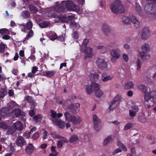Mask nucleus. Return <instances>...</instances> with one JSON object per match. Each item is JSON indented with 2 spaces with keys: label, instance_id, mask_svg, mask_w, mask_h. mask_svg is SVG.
<instances>
[{
  "label": "nucleus",
  "instance_id": "nucleus-1",
  "mask_svg": "<svg viewBox=\"0 0 156 156\" xmlns=\"http://www.w3.org/2000/svg\"><path fill=\"white\" fill-rule=\"evenodd\" d=\"M74 11L76 12L80 10V7L75 5L72 1H63L60 5H57L55 7V10L58 12H63L66 10Z\"/></svg>",
  "mask_w": 156,
  "mask_h": 156
},
{
  "label": "nucleus",
  "instance_id": "nucleus-33",
  "mask_svg": "<svg viewBox=\"0 0 156 156\" xmlns=\"http://www.w3.org/2000/svg\"><path fill=\"white\" fill-rule=\"evenodd\" d=\"M70 27L73 30H76L80 27V26L78 23L73 22L70 23Z\"/></svg>",
  "mask_w": 156,
  "mask_h": 156
},
{
  "label": "nucleus",
  "instance_id": "nucleus-6",
  "mask_svg": "<svg viewBox=\"0 0 156 156\" xmlns=\"http://www.w3.org/2000/svg\"><path fill=\"white\" fill-rule=\"evenodd\" d=\"M147 94H145L144 96L145 101L148 102L150 100L153 103L156 104V91H152Z\"/></svg>",
  "mask_w": 156,
  "mask_h": 156
},
{
  "label": "nucleus",
  "instance_id": "nucleus-53",
  "mask_svg": "<svg viewBox=\"0 0 156 156\" xmlns=\"http://www.w3.org/2000/svg\"><path fill=\"white\" fill-rule=\"evenodd\" d=\"M0 127L4 129H6L8 128V126L5 122H0Z\"/></svg>",
  "mask_w": 156,
  "mask_h": 156
},
{
  "label": "nucleus",
  "instance_id": "nucleus-12",
  "mask_svg": "<svg viewBox=\"0 0 156 156\" xmlns=\"http://www.w3.org/2000/svg\"><path fill=\"white\" fill-rule=\"evenodd\" d=\"M90 80L92 82L97 81L99 78V76L98 73L92 71L89 75Z\"/></svg>",
  "mask_w": 156,
  "mask_h": 156
},
{
  "label": "nucleus",
  "instance_id": "nucleus-15",
  "mask_svg": "<svg viewBox=\"0 0 156 156\" xmlns=\"http://www.w3.org/2000/svg\"><path fill=\"white\" fill-rule=\"evenodd\" d=\"M121 53V51L119 49H113L111 51V54L112 57L117 59L120 57Z\"/></svg>",
  "mask_w": 156,
  "mask_h": 156
},
{
  "label": "nucleus",
  "instance_id": "nucleus-8",
  "mask_svg": "<svg viewBox=\"0 0 156 156\" xmlns=\"http://www.w3.org/2000/svg\"><path fill=\"white\" fill-rule=\"evenodd\" d=\"M96 63L98 67L101 69H106L108 66L107 63L102 58H98L96 61Z\"/></svg>",
  "mask_w": 156,
  "mask_h": 156
},
{
  "label": "nucleus",
  "instance_id": "nucleus-56",
  "mask_svg": "<svg viewBox=\"0 0 156 156\" xmlns=\"http://www.w3.org/2000/svg\"><path fill=\"white\" fill-rule=\"evenodd\" d=\"M39 137V133L38 132H36L32 136V138L34 140L37 139Z\"/></svg>",
  "mask_w": 156,
  "mask_h": 156
},
{
  "label": "nucleus",
  "instance_id": "nucleus-22",
  "mask_svg": "<svg viewBox=\"0 0 156 156\" xmlns=\"http://www.w3.org/2000/svg\"><path fill=\"white\" fill-rule=\"evenodd\" d=\"M96 48L97 49L100 50L101 53H105L107 52V50L109 49V47L108 45H100L98 46Z\"/></svg>",
  "mask_w": 156,
  "mask_h": 156
},
{
  "label": "nucleus",
  "instance_id": "nucleus-18",
  "mask_svg": "<svg viewBox=\"0 0 156 156\" xmlns=\"http://www.w3.org/2000/svg\"><path fill=\"white\" fill-rule=\"evenodd\" d=\"M26 143L24 138L21 136H20L17 137L16 141V144L20 147H22Z\"/></svg>",
  "mask_w": 156,
  "mask_h": 156
},
{
  "label": "nucleus",
  "instance_id": "nucleus-14",
  "mask_svg": "<svg viewBox=\"0 0 156 156\" xmlns=\"http://www.w3.org/2000/svg\"><path fill=\"white\" fill-rule=\"evenodd\" d=\"M52 122L53 123L57 125L60 129H63L65 126V122L62 120L58 119H52Z\"/></svg>",
  "mask_w": 156,
  "mask_h": 156
},
{
  "label": "nucleus",
  "instance_id": "nucleus-60",
  "mask_svg": "<svg viewBox=\"0 0 156 156\" xmlns=\"http://www.w3.org/2000/svg\"><path fill=\"white\" fill-rule=\"evenodd\" d=\"M57 35L56 33L52 34L50 37V40L52 41H54L57 39Z\"/></svg>",
  "mask_w": 156,
  "mask_h": 156
},
{
  "label": "nucleus",
  "instance_id": "nucleus-51",
  "mask_svg": "<svg viewBox=\"0 0 156 156\" xmlns=\"http://www.w3.org/2000/svg\"><path fill=\"white\" fill-rule=\"evenodd\" d=\"M29 8L30 11L33 12L35 13L38 11L37 8L33 5H30Z\"/></svg>",
  "mask_w": 156,
  "mask_h": 156
},
{
  "label": "nucleus",
  "instance_id": "nucleus-50",
  "mask_svg": "<svg viewBox=\"0 0 156 156\" xmlns=\"http://www.w3.org/2000/svg\"><path fill=\"white\" fill-rule=\"evenodd\" d=\"M49 24L48 22H45L39 23L40 26L41 28H45L47 27Z\"/></svg>",
  "mask_w": 156,
  "mask_h": 156
},
{
  "label": "nucleus",
  "instance_id": "nucleus-9",
  "mask_svg": "<svg viewBox=\"0 0 156 156\" xmlns=\"http://www.w3.org/2000/svg\"><path fill=\"white\" fill-rule=\"evenodd\" d=\"M150 35V31L147 27L144 28L142 31L141 34L142 39L146 40L149 38Z\"/></svg>",
  "mask_w": 156,
  "mask_h": 156
},
{
  "label": "nucleus",
  "instance_id": "nucleus-29",
  "mask_svg": "<svg viewBox=\"0 0 156 156\" xmlns=\"http://www.w3.org/2000/svg\"><path fill=\"white\" fill-rule=\"evenodd\" d=\"M139 56L141 59L144 60H147L151 58L150 55L143 52H139Z\"/></svg>",
  "mask_w": 156,
  "mask_h": 156
},
{
  "label": "nucleus",
  "instance_id": "nucleus-62",
  "mask_svg": "<svg viewBox=\"0 0 156 156\" xmlns=\"http://www.w3.org/2000/svg\"><path fill=\"white\" fill-rule=\"evenodd\" d=\"M5 45L2 43L0 44V52H2L5 48Z\"/></svg>",
  "mask_w": 156,
  "mask_h": 156
},
{
  "label": "nucleus",
  "instance_id": "nucleus-26",
  "mask_svg": "<svg viewBox=\"0 0 156 156\" xmlns=\"http://www.w3.org/2000/svg\"><path fill=\"white\" fill-rule=\"evenodd\" d=\"M25 99L31 104L32 108H34L37 105V104L31 96H26L25 97Z\"/></svg>",
  "mask_w": 156,
  "mask_h": 156
},
{
  "label": "nucleus",
  "instance_id": "nucleus-46",
  "mask_svg": "<svg viewBox=\"0 0 156 156\" xmlns=\"http://www.w3.org/2000/svg\"><path fill=\"white\" fill-rule=\"evenodd\" d=\"M6 94V90L5 89L2 88L0 90V97L3 98Z\"/></svg>",
  "mask_w": 156,
  "mask_h": 156
},
{
  "label": "nucleus",
  "instance_id": "nucleus-30",
  "mask_svg": "<svg viewBox=\"0 0 156 156\" xmlns=\"http://www.w3.org/2000/svg\"><path fill=\"white\" fill-rule=\"evenodd\" d=\"M79 140V138L76 134H73L72 135L69 139V141L71 143L75 144L78 142Z\"/></svg>",
  "mask_w": 156,
  "mask_h": 156
},
{
  "label": "nucleus",
  "instance_id": "nucleus-64",
  "mask_svg": "<svg viewBox=\"0 0 156 156\" xmlns=\"http://www.w3.org/2000/svg\"><path fill=\"white\" fill-rule=\"evenodd\" d=\"M144 81L148 82L149 83L152 84L153 83L151 79L148 77H145Z\"/></svg>",
  "mask_w": 156,
  "mask_h": 156
},
{
  "label": "nucleus",
  "instance_id": "nucleus-7",
  "mask_svg": "<svg viewBox=\"0 0 156 156\" xmlns=\"http://www.w3.org/2000/svg\"><path fill=\"white\" fill-rule=\"evenodd\" d=\"M10 115L13 117H19L20 119H23L26 115V113L21 111L20 109H15L10 113Z\"/></svg>",
  "mask_w": 156,
  "mask_h": 156
},
{
  "label": "nucleus",
  "instance_id": "nucleus-19",
  "mask_svg": "<svg viewBox=\"0 0 156 156\" xmlns=\"http://www.w3.org/2000/svg\"><path fill=\"white\" fill-rule=\"evenodd\" d=\"M51 116L52 119H57L56 118H59L62 117L63 115L62 113H59L58 114L54 110H52L51 111Z\"/></svg>",
  "mask_w": 156,
  "mask_h": 156
},
{
  "label": "nucleus",
  "instance_id": "nucleus-61",
  "mask_svg": "<svg viewBox=\"0 0 156 156\" xmlns=\"http://www.w3.org/2000/svg\"><path fill=\"white\" fill-rule=\"evenodd\" d=\"M65 36L64 34L61 35L58 37H57V39L61 41H65Z\"/></svg>",
  "mask_w": 156,
  "mask_h": 156
},
{
  "label": "nucleus",
  "instance_id": "nucleus-32",
  "mask_svg": "<svg viewBox=\"0 0 156 156\" xmlns=\"http://www.w3.org/2000/svg\"><path fill=\"white\" fill-rule=\"evenodd\" d=\"M117 73L119 75L122 77H123L126 74L125 70L122 67L118 68L117 69Z\"/></svg>",
  "mask_w": 156,
  "mask_h": 156
},
{
  "label": "nucleus",
  "instance_id": "nucleus-42",
  "mask_svg": "<svg viewBox=\"0 0 156 156\" xmlns=\"http://www.w3.org/2000/svg\"><path fill=\"white\" fill-rule=\"evenodd\" d=\"M122 21L125 24H128L130 23V18L127 16H123L122 19Z\"/></svg>",
  "mask_w": 156,
  "mask_h": 156
},
{
  "label": "nucleus",
  "instance_id": "nucleus-55",
  "mask_svg": "<svg viewBox=\"0 0 156 156\" xmlns=\"http://www.w3.org/2000/svg\"><path fill=\"white\" fill-rule=\"evenodd\" d=\"M50 134L51 136L53 138H58L60 137V135L56 133V132H51L50 133Z\"/></svg>",
  "mask_w": 156,
  "mask_h": 156
},
{
  "label": "nucleus",
  "instance_id": "nucleus-31",
  "mask_svg": "<svg viewBox=\"0 0 156 156\" xmlns=\"http://www.w3.org/2000/svg\"><path fill=\"white\" fill-rule=\"evenodd\" d=\"M26 150L27 153L28 154H31L34 150V147L32 144H30L27 146L26 147Z\"/></svg>",
  "mask_w": 156,
  "mask_h": 156
},
{
  "label": "nucleus",
  "instance_id": "nucleus-39",
  "mask_svg": "<svg viewBox=\"0 0 156 156\" xmlns=\"http://www.w3.org/2000/svg\"><path fill=\"white\" fill-rule=\"evenodd\" d=\"M138 119L140 122L142 123H145L147 121L146 119L144 113H141L140 114Z\"/></svg>",
  "mask_w": 156,
  "mask_h": 156
},
{
  "label": "nucleus",
  "instance_id": "nucleus-41",
  "mask_svg": "<svg viewBox=\"0 0 156 156\" xmlns=\"http://www.w3.org/2000/svg\"><path fill=\"white\" fill-rule=\"evenodd\" d=\"M93 124L101 122V119L95 114L93 115Z\"/></svg>",
  "mask_w": 156,
  "mask_h": 156
},
{
  "label": "nucleus",
  "instance_id": "nucleus-3",
  "mask_svg": "<svg viewBox=\"0 0 156 156\" xmlns=\"http://www.w3.org/2000/svg\"><path fill=\"white\" fill-rule=\"evenodd\" d=\"M100 88L99 85L94 82H92L90 85H86V89L87 93L91 94L93 92H95Z\"/></svg>",
  "mask_w": 156,
  "mask_h": 156
},
{
  "label": "nucleus",
  "instance_id": "nucleus-48",
  "mask_svg": "<svg viewBox=\"0 0 156 156\" xmlns=\"http://www.w3.org/2000/svg\"><path fill=\"white\" fill-rule=\"evenodd\" d=\"M16 131V130L13 127H12V126L10 128L8 129L7 133L8 134H12L14 133Z\"/></svg>",
  "mask_w": 156,
  "mask_h": 156
},
{
  "label": "nucleus",
  "instance_id": "nucleus-34",
  "mask_svg": "<svg viewBox=\"0 0 156 156\" xmlns=\"http://www.w3.org/2000/svg\"><path fill=\"white\" fill-rule=\"evenodd\" d=\"M142 52H143L146 53L150 50V47L149 45L147 44H144L141 47Z\"/></svg>",
  "mask_w": 156,
  "mask_h": 156
},
{
  "label": "nucleus",
  "instance_id": "nucleus-59",
  "mask_svg": "<svg viewBox=\"0 0 156 156\" xmlns=\"http://www.w3.org/2000/svg\"><path fill=\"white\" fill-rule=\"evenodd\" d=\"M118 144L119 146L121 147V148L123 149V150L125 151H127V148L123 144L121 143L120 142H118Z\"/></svg>",
  "mask_w": 156,
  "mask_h": 156
},
{
  "label": "nucleus",
  "instance_id": "nucleus-57",
  "mask_svg": "<svg viewBox=\"0 0 156 156\" xmlns=\"http://www.w3.org/2000/svg\"><path fill=\"white\" fill-rule=\"evenodd\" d=\"M129 116L131 117H133L136 115L137 112H135L133 110H129Z\"/></svg>",
  "mask_w": 156,
  "mask_h": 156
},
{
  "label": "nucleus",
  "instance_id": "nucleus-58",
  "mask_svg": "<svg viewBox=\"0 0 156 156\" xmlns=\"http://www.w3.org/2000/svg\"><path fill=\"white\" fill-rule=\"evenodd\" d=\"M72 37L75 39H77L79 38V35L76 31L74 32L72 34Z\"/></svg>",
  "mask_w": 156,
  "mask_h": 156
},
{
  "label": "nucleus",
  "instance_id": "nucleus-49",
  "mask_svg": "<svg viewBox=\"0 0 156 156\" xmlns=\"http://www.w3.org/2000/svg\"><path fill=\"white\" fill-rule=\"evenodd\" d=\"M0 33L2 35L5 34H9V31L6 28H3L0 29Z\"/></svg>",
  "mask_w": 156,
  "mask_h": 156
},
{
  "label": "nucleus",
  "instance_id": "nucleus-21",
  "mask_svg": "<svg viewBox=\"0 0 156 156\" xmlns=\"http://www.w3.org/2000/svg\"><path fill=\"white\" fill-rule=\"evenodd\" d=\"M113 78L112 75H108L106 73H102L101 76V80L103 82H107L111 80Z\"/></svg>",
  "mask_w": 156,
  "mask_h": 156
},
{
  "label": "nucleus",
  "instance_id": "nucleus-43",
  "mask_svg": "<svg viewBox=\"0 0 156 156\" xmlns=\"http://www.w3.org/2000/svg\"><path fill=\"white\" fill-rule=\"evenodd\" d=\"M94 129L96 131H99L101 130V122L94 124Z\"/></svg>",
  "mask_w": 156,
  "mask_h": 156
},
{
  "label": "nucleus",
  "instance_id": "nucleus-36",
  "mask_svg": "<svg viewBox=\"0 0 156 156\" xmlns=\"http://www.w3.org/2000/svg\"><path fill=\"white\" fill-rule=\"evenodd\" d=\"M20 15L24 19L29 18L30 17V13L27 11H22L21 12Z\"/></svg>",
  "mask_w": 156,
  "mask_h": 156
},
{
  "label": "nucleus",
  "instance_id": "nucleus-17",
  "mask_svg": "<svg viewBox=\"0 0 156 156\" xmlns=\"http://www.w3.org/2000/svg\"><path fill=\"white\" fill-rule=\"evenodd\" d=\"M112 30V28L106 24H103L102 26L103 32L106 34H108Z\"/></svg>",
  "mask_w": 156,
  "mask_h": 156
},
{
  "label": "nucleus",
  "instance_id": "nucleus-24",
  "mask_svg": "<svg viewBox=\"0 0 156 156\" xmlns=\"http://www.w3.org/2000/svg\"><path fill=\"white\" fill-rule=\"evenodd\" d=\"M113 139V136L112 135L109 136L104 140L103 144L104 145L111 143Z\"/></svg>",
  "mask_w": 156,
  "mask_h": 156
},
{
  "label": "nucleus",
  "instance_id": "nucleus-2",
  "mask_svg": "<svg viewBox=\"0 0 156 156\" xmlns=\"http://www.w3.org/2000/svg\"><path fill=\"white\" fill-rule=\"evenodd\" d=\"M112 11L115 14L124 13L125 12L124 7L119 0H115L110 5Z\"/></svg>",
  "mask_w": 156,
  "mask_h": 156
},
{
  "label": "nucleus",
  "instance_id": "nucleus-27",
  "mask_svg": "<svg viewBox=\"0 0 156 156\" xmlns=\"http://www.w3.org/2000/svg\"><path fill=\"white\" fill-rule=\"evenodd\" d=\"M138 89L140 90L141 92L145 93V94H149L147 92V91L148 90V88L144 85L143 84H141L138 86L137 87Z\"/></svg>",
  "mask_w": 156,
  "mask_h": 156
},
{
  "label": "nucleus",
  "instance_id": "nucleus-52",
  "mask_svg": "<svg viewBox=\"0 0 156 156\" xmlns=\"http://www.w3.org/2000/svg\"><path fill=\"white\" fill-rule=\"evenodd\" d=\"M56 73V72L54 70L51 71H47L46 72V75L49 76H53Z\"/></svg>",
  "mask_w": 156,
  "mask_h": 156
},
{
  "label": "nucleus",
  "instance_id": "nucleus-23",
  "mask_svg": "<svg viewBox=\"0 0 156 156\" xmlns=\"http://www.w3.org/2000/svg\"><path fill=\"white\" fill-rule=\"evenodd\" d=\"M134 10L136 13L140 16H142L143 15V13L142 11L141 6L138 4H136V6L134 7Z\"/></svg>",
  "mask_w": 156,
  "mask_h": 156
},
{
  "label": "nucleus",
  "instance_id": "nucleus-54",
  "mask_svg": "<svg viewBox=\"0 0 156 156\" xmlns=\"http://www.w3.org/2000/svg\"><path fill=\"white\" fill-rule=\"evenodd\" d=\"M136 65L137 70H140L141 67V62L139 59H138L137 61L136 62Z\"/></svg>",
  "mask_w": 156,
  "mask_h": 156
},
{
  "label": "nucleus",
  "instance_id": "nucleus-40",
  "mask_svg": "<svg viewBox=\"0 0 156 156\" xmlns=\"http://www.w3.org/2000/svg\"><path fill=\"white\" fill-rule=\"evenodd\" d=\"M119 105L117 102H115L113 100L111 102L109 106L110 110H113L115 108Z\"/></svg>",
  "mask_w": 156,
  "mask_h": 156
},
{
  "label": "nucleus",
  "instance_id": "nucleus-47",
  "mask_svg": "<svg viewBox=\"0 0 156 156\" xmlns=\"http://www.w3.org/2000/svg\"><path fill=\"white\" fill-rule=\"evenodd\" d=\"M133 124L132 122H130L127 123L124 128V130H126L133 127Z\"/></svg>",
  "mask_w": 156,
  "mask_h": 156
},
{
  "label": "nucleus",
  "instance_id": "nucleus-20",
  "mask_svg": "<svg viewBox=\"0 0 156 156\" xmlns=\"http://www.w3.org/2000/svg\"><path fill=\"white\" fill-rule=\"evenodd\" d=\"M85 57H90L93 55L92 49L90 47H87L84 51Z\"/></svg>",
  "mask_w": 156,
  "mask_h": 156
},
{
  "label": "nucleus",
  "instance_id": "nucleus-13",
  "mask_svg": "<svg viewBox=\"0 0 156 156\" xmlns=\"http://www.w3.org/2000/svg\"><path fill=\"white\" fill-rule=\"evenodd\" d=\"M12 127H13L16 130L19 131H21L23 129V126L20 121H17L15 123H13Z\"/></svg>",
  "mask_w": 156,
  "mask_h": 156
},
{
  "label": "nucleus",
  "instance_id": "nucleus-25",
  "mask_svg": "<svg viewBox=\"0 0 156 156\" xmlns=\"http://www.w3.org/2000/svg\"><path fill=\"white\" fill-rule=\"evenodd\" d=\"M80 107V104L78 103H76L73 105L72 104L69 108L71 109L72 111L74 113L78 110Z\"/></svg>",
  "mask_w": 156,
  "mask_h": 156
},
{
  "label": "nucleus",
  "instance_id": "nucleus-11",
  "mask_svg": "<svg viewBox=\"0 0 156 156\" xmlns=\"http://www.w3.org/2000/svg\"><path fill=\"white\" fill-rule=\"evenodd\" d=\"M70 122L74 125H78L82 122V119L79 116H73Z\"/></svg>",
  "mask_w": 156,
  "mask_h": 156
},
{
  "label": "nucleus",
  "instance_id": "nucleus-44",
  "mask_svg": "<svg viewBox=\"0 0 156 156\" xmlns=\"http://www.w3.org/2000/svg\"><path fill=\"white\" fill-rule=\"evenodd\" d=\"M122 99V97L121 95H116L113 99V101L115 102H117L119 104L120 100Z\"/></svg>",
  "mask_w": 156,
  "mask_h": 156
},
{
  "label": "nucleus",
  "instance_id": "nucleus-45",
  "mask_svg": "<svg viewBox=\"0 0 156 156\" xmlns=\"http://www.w3.org/2000/svg\"><path fill=\"white\" fill-rule=\"evenodd\" d=\"M95 96L98 98L101 97L103 94V92L99 88L98 90L95 91Z\"/></svg>",
  "mask_w": 156,
  "mask_h": 156
},
{
  "label": "nucleus",
  "instance_id": "nucleus-16",
  "mask_svg": "<svg viewBox=\"0 0 156 156\" xmlns=\"http://www.w3.org/2000/svg\"><path fill=\"white\" fill-rule=\"evenodd\" d=\"M74 18V16L73 15H70L66 16H62V17L61 16L59 17V20L62 22H66L67 21H71Z\"/></svg>",
  "mask_w": 156,
  "mask_h": 156
},
{
  "label": "nucleus",
  "instance_id": "nucleus-4",
  "mask_svg": "<svg viewBox=\"0 0 156 156\" xmlns=\"http://www.w3.org/2000/svg\"><path fill=\"white\" fill-rule=\"evenodd\" d=\"M144 9L147 14L154 15L156 13V6L153 3L146 4L145 5Z\"/></svg>",
  "mask_w": 156,
  "mask_h": 156
},
{
  "label": "nucleus",
  "instance_id": "nucleus-28",
  "mask_svg": "<svg viewBox=\"0 0 156 156\" xmlns=\"http://www.w3.org/2000/svg\"><path fill=\"white\" fill-rule=\"evenodd\" d=\"M20 27H23L24 28H27L28 30H31L33 27V23L32 21L29 20L25 25L24 24H22L20 25Z\"/></svg>",
  "mask_w": 156,
  "mask_h": 156
},
{
  "label": "nucleus",
  "instance_id": "nucleus-35",
  "mask_svg": "<svg viewBox=\"0 0 156 156\" xmlns=\"http://www.w3.org/2000/svg\"><path fill=\"white\" fill-rule=\"evenodd\" d=\"M64 115L66 121L70 122L73 115H72L69 112H66L64 113Z\"/></svg>",
  "mask_w": 156,
  "mask_h": 156
},
{
  "label": "nucleus",
  "instance_id": "nucleus-38",
  "mask_svg": "<svg viewBox=\"0 0 156 156\" xmlns=\"http://www.w3.org/2000/svg\"><path fill=\"white\" fill-rule=\"evenodd\" d=\"M29 31L28 32V34H27V36L24 38L23 40V42L24 43H26V41L27 40H28L29 38L31 37L34 35V32L33 31L31 30H29Z\"/></svg>",
  "mask_w": 156,
  "mask_h": 156
},
{
  "label": "nucleus",
  "instance_id": "nucleus-10",
  "mask_svg": "<svg viewBox=\"0 0 156 156\" xmlns=\"http://www.w3.org/2000/svg\"><path fill=\"white\" fill-rule=\"evenodd\" d=\"M129 18H130V20L132 23L135 27L138 28L140 27V22L133 15H129Z\"/></svg>",
  "mask_w": 156,
  "mask_h": 156
},
{
  "label": "nucleus",
  "instance_id": "nucleus-63",
  "mask_svg": "<svg viewBox=\"0 0 156 156\" xmlns=\"http://www.w3.org/2000/svg\"><path fill=\"white\" fill-rule=\"evenodd\" d=\"M58 139L61 140V141H62V142H63L64 143H67L68 142V140H67L66 138L62 136H60Z\"/></svg>",
  "mask_w": 156,
  "mask_h": 156
},
{
  "label": "nucleus",
  "instance_id": "nucleus-5",
  "mask_svg": "<svg viewBox=\"0 0 156 156\" xmlns=\"http://www.w3.org/2000/svg\"><path fill=\"white\" fill-rule=\"evenodd\" d=\"M16 103L13 101H10L8 104V107H3L1 110L0 114L2 116H7L9 114L8 111L13 108L15 106Z\"/></svg>",
  "mask_w": 156,
  "mask_h": 156
},
{
  "label": "nucleus",
  "instance_id": "nucleus-37",
  "mask_svg": "<svg viewBox=\"0 0 156 156\" xmlns=\"http://www.w3.org/2000/svg\"><path fill=\"white\" fill-rule=\"evenodd\" d=\"M134 84L132 82L129 81L127 82L124 86V88L129 90L133 88Z\"/></svg>",
  "mask_w": 156,
  "mask_h": 156
}]
</instances>
